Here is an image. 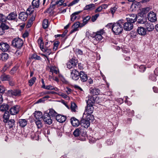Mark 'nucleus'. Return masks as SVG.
Returning <instances> with one entry per match:
<instances>
[{
	"label": "nucleus",
	"instance_id": "obj_57",
	"mask_svg": "<svg viewBox=\"0 0 158 158\" xmlns=\"http://www.w3.org/2000/svg\"><path fill=\"white\" fill-rule=\"evenodd\" d=\"M2 58L3 60H6L8 58V55L6 53H4L2 55Z\"/></svg>",
	"mask_w": 158,
	"mask_h": 158
},
{
	"label": "nucleus",
	"instance_id": "obj_5",
	"mask_svg": "<svg viewBox=\"0 0 158 158\" xmlns=\"http://www.w3.org/2000/svg\"><path fill=\"white\" fill-rule=\"evenodd\" d=\"M13 46L17 48V50L15 52V54L17 56L20 54V38L19 37L14 38L12 41Z\"/></svg>",
	"mask_w": 158,
	"mask_h": 158
},
{
	"label": "nucleus",
	"instance_id": "obj_55",
	"mask_svg": "<svg viewBox=\"0 0 158 158\" xmlns=\"http://www.w3.org/2000/svg\"><path fill=\"white\" fill-rule=\"evenodd\" d=\"M6 88L3 85H0V93H4L6 91Z\"/></svg>",
	"mask_w": 158,
	"mask_h": 158
},
{
	"label": "nucleus",
	"instance_id": "obj_50",
	"mask_svg": "<svg viewBox=\"0 0 158 158\" xmlns=\"http://www.w3.org/2000/svg\"><path fill=\"white\" fill-rule=\"evenodd\" d=\"M146 67L144 65H142L139 67V70L141 72H144L146 69Z\"/></svg>",
	"mask_w": 158,
	"mask_h": 158
},
{
	"label": "nucleus",
	"instance_id": "obj_37",
	"mask_svg": "<svg viewBox=\"0 0 158 158\" xmlns=\"http://www.w3.org/2000/svg\"><path fill=\"white\" fill-rule=\"evenodd\" d=\"M10 78V76L8 75L3 74L1 76V80L2 81H8Z\"/></svg>",
	"mask_w": 158,
	"mask_h": 158
},
{
	"label": "nucleus",
	"instance_id": "obj_2",
	"mask_svg": "<svg viewBox=\"0 0 158 158\" xmlns=\"http://www.w3.org/2000/svg\"><path fill=\"white\" fill-rule=\"evenodd\" d=\"M123 20H119L112 26L113 32L116 35L120 34L123 30Z\"/></svg>",
	"mask_w": 158,
	"mask_h": 158
},
{
	"label": "nucleus",
	"instance_id": "obj_33",
	"mask_svg": "<svg viewBox=\"0 0 158 158\" xmlns=\"http://www.w3.org/2000/svg\"><path fill=\"white\" fill-rule=\"evenodd\" d=\"M7 17H6L3 14L0 13V23H6V22H7Z\"/></svg>",
	"mask_w": 158,
	"mask_h": 158
},
{
	"label": "nucleus",
	"instance_id": "obj_17",
	"mask_svg": "<svg viewBox=\"0 0 158 158\" xmlns=\"http://www.w3.org/2000/svg\"><path fill=\"white\" fill-rule=\"evenodd\" d=\"M137 31L138 34L140 35L144 36L146 34V30L143 27H138Z\"/></svg>",
	"mask_w": 158,
	"mask_h": 158
},
{
	"label": "nucleus",
	"instance_id": "obj_9",
	"mask_svg": "<svg viewBox=\"0 0 158 158\" xmlns=\"http://www.w3.org/2000/svg\"><path fill=\"white\" fill-rule=\"evenodd\" d=\"M148 18L149 21L154 22L157 19L156 15L153 12H150L148 15Z\"/></svg>",
	"mask_w": 158,
	"mask_h": 158
},
{
	"label": "nucleus",
	"instance_id": "obj_16",
	"mask_svg": "<svg viewBox=\"0 0 158 158\" xmlns=\"http://www.w3.org/2000/svg\"><path fill=\"white\" fill-rule=\"evenodd\" d=\"M20 106H19L16 105L11 107L10 111L11 114L15 115L19 111Z\"/></svg>",
	"mask_w": 158,
	"mask_h": 158
},
{
	"label": "nucleus",
	"instance_id": "obj_28",
	"mask_svg": "<svg viewBox=\"0 0 158 158\" xmlns=\"http://www.w3.org/2000/svg\"><path fill=\"white\" fill-rule=\"evenodd\" d=\"M9 109V106L6 104H3L0 106V110L2 112L8 111L7 110Z\"/></svg>",
	"mask_w": 158,
	"mask_h": 158
},
{
	"label": "nucleus",
	"instance_id": "obj_45",
	"mask_svg": "<svg viewBox=\"0 0 158 158\" xmlns=\"http://www.w3.org/2000/svg\"><path fill=\"white\" fill-rule=\"evenodd\" d=\"M31 58L35 60H40L41 59L40 56H38L36 54H33L31 56Z\"/></svg>",
	"mask_w": 158,
	"mask_h": 158
},
{
	"label": "nucleus",
	"instance_id": "obj_44",
	"mask_svg": "<svg viewBox=\"0 0 158 158\" xmlns=\"http://www.w3.org/2000/svg\"><path fill=\"white\" fill-rule=\"evenodd\" d=\"M36 78L35 77H33L30 80H29L28 83L29 85L30 86H31L35 83Z\"/></svg>",
	"mask_w": 158,
	"mask_h": 158
},
{
	"label": "nucleus",
	"instance_id": "obj_41",
	"mask_svg": "<svg viewBox=\"0 0 158 158\" xmlns=\"http://www.w3.org/2000/svg\"><path fill=\"white\" fill-rule=\"evenodd\" d=\"M77 106L75 103H72L71 104V109L72 112H75L76 109H77Z\"/></svg>",
	"mask_w": 158,
	"mask_h": 158
},
{
	"label": "nucleus",
	"instance_id": "obj_12",
	"mask_svg": "<svg viewBox=\"0 0 158 158\" xmlns=\"http://www.w3.org/2000/svg\"><path fill=\"white\" fill-rule=\"evenodd\" d=\"M144 27L148 31H152L154 28V27L152 23L147 21L144 25Z\"/></svg>",
	"mask_w": 158,
	"mask_h": 158
},
{
	"label": "nucleus",
	"instance_id": "obj_25",
	"mask_svg": "<svg viewBox=\"0 0 158 158\" xmlns=\"http://www.w3.org/2000/svg\"><path fill=\"white\" fill-rule=\"evenodd\" d=\"M34 116L35 118V120H43V115L42 113L40 111H35L34 113Z\"/></svg>",
	"mask_w": 158,
	"mask_h": 158
},
{
	"label": "nucleus",
	"instance_id": "obj_47",
	"mask_svg": "<svg viewBox=\"0 0 158 158\" xmlns=\"http://www.w3.org/2000/svg\"><path fill=\"white\" fill-rule=\"evenodd\" d=\"M99 16V14H96L95 15H93L91 18V21L93 22H94L96 21V20L97 19L98 17Z\"/></svg>",
	"mask_w": 158,
	"mask_h": 158
},
{
	"label": "nucleus",
	"instance_id": "obj_46",
	"mask_svg": "<svg viewBox=\"0 0 158 158\" xmlns=\"http://www.w3.org/2000/svg\"><path fill=\"white\" fill-rule=\"evenodd\" d=\"M75 52L76 54L77 55H81L83 54L82 51L79 49H77L75 51Z\"/></svg>",
	"mask_w": 158,
	"mask_h": 158
},
{
	"label": "nucleus",
	"instance_id": "obj_30",
	"mask_svg": "<svg viewBox=\"0 0 158 158\" xmlns=\"http://www.w3.org/2000/svg\"><path fill=\"white\" fill-rule=\"evenodd\" d=\"M95 7V6L94 4H90L86 5L84 8V10H91L94 9Z\"/></svg>",
	"mask_w": 158,
	"mask_h": 158
},
{
	"label": "nucleus",
	"instance_id": "obj_8",
	"mask_svg": "<svg viewBox=\"0 0 158 158\" xmlns=\"http://www.w3.org/2000/svg\"><path fill=\"white\" fill-rule=\"evenodd\" d=\"M123 25L124 30L127 31L131 30L133 27V23L129 21H127Z\"/></svg>",
	"mask_w": 158,
	"mask_h": 158
},
{
	"label": "nucleus",
	"instance_id": "obj_59",
	"mask_svg": "<svg viewBox=\"0 0 158 158\" xmlns=\"http://www.w3.org/2000/svg\"><path fill=\"white\" fill-rule=\"evenodd\" d=\"M28 35V33L27 31H25V32L22 35L23 38H25L26 37H27Z\"/></svg>",
	"mask_w": 158,
	"mask_h": 158
},
{
	"label": "nucleus",
	"instance_id": "obj_7",
	"mask_svg": "<svg viewBox=\"0 0 158 158\" xmlns=\"http://www.w3.org/2000/svg\"><path fill=\"white\" fill-rule=\"evenodd\" d=\"M79 75L80 72L76 69L71 71V77L74 80H78L79 78Z\"/></svg>",
	"mask_w": 158,
	"mask_h": 158
},
{
	"label": "nucleus",
	"instance_id": "obj_11",
	"mask_svg": "<svg viewBox=\"0 0 158 158\" xmlns=\"http://www.w3.org/2000/svg\"><path fill=\"white\" fill-rule=\"evenodd\" d=\"M147 19L146 18L143 16H137V24H139L144 25L147 22Z\"/></svg>",
	"mask_w": 158,
	"mask_h": 158
},
{
	"label": "nucleus",
	"instance_id": "obj_14",
	"mask_svg": "<svg viewBox=\"0 0 158 158\" xmlns=\"http://www.w3.org/2000/svg\"><path fill=\"white\" fill-rule=\"evenodd\" d=\"M130 17L127 18V21H129L132 23L135 22L137 20V16L135 14H130L129 15Z\"/></svg>",
	"mask_w": 158,
	"mask_h": 158
},
{
	"label": "nucleus",
	"instance_id": "obj_43",
	"mask_svg": "<svg viewBox=\"0 0 158 158\" xmlns=\"http://www.w3.org/2000/svg\"><path fill=\"white\" fill-rule=\"evenodd\" d=\"M27 124L26 120L25 119H20V126L24 127Z\"/></svg>",
	"mask_w": 158,
	"mask_h": 158
},
{
	"label": "nucleus",
	"instance_id": "obj_64",
	"mask_svg": "<svg viewBox=\"0 0 158 158\" xmlns=\"http://www.w3.org/2000/svg\"><path fill=\"white\" fill-rule=\"evenodd\" d=\"M65 35V34L64 33L62 34H58L56 35H55V36L56 38L61 37H64Z\"/></svg>",
	"mask_w": 158,
	"mask_h": 158
},
{
	"label": "nucleus",
	"instance_id": "obj_29",
	"mask_svg": "<svg viewBox=\"0 0 158 158\" xmlns=\"http://www.w3.org/2000/svg\"><path fill=\"white\" fill-rule=\"evenodd\" d=\"M17 15L15 13L12 12L7 17V19L9 20H13L15 19Z\"/></svg>",
	"mask_w": 158,
	"mask_h": 158
},
{
	"label": "nucleus",
	"instance_id": "obj_1",
	"mask_svg": "<svg viewBox=\"0 0 158 158\" xmlns=\"http://www.w3.org/2000/svg\"><path fill=\"white\" fill-rule=\"evenodd\" d=\"M86 101L87 105L86 107L84 114L89 115L93 112L94 109L93 106L95 102V99L94 97L90 96L88 98V100H86Z\"/></svg>",
	"mask_w": 158,
	"mask_h": 158
},
{
	"label": "nucleus",
	"instance_id": "obj_56",
	"mask_svg": "<svg viewBox=\"0 0 158 158\" xmlns=\"http://www.w3.org/2000/svg\"><path fill=\"white\" fill-rule=\"evenodd\" d=\"M149 9L148 8H143L141 10V13L144 15L146 14L148 11Z\"/></svg>",
	"mask_w": 158,
	"mask_h": 158
},
{
	"label": "nucleus",
	"instance_id": "obj_26",
	"mask_svg": "<svg viewBox=\"0 0 158 158\" xmlns=\"http://www.w3.org/2000/svg\"><path fill=\"white\" fill-rule=\"evenodd\" d=\"M158 70V69H156L154 71V74H151L149 77V78L150 80H151L153 81H156V76H157L158 74H157V72Z\"/></svg>",
	"mask_w": 158,
	"mask_h": 158
},
{
	"label": "nucleus",
	"instance_id": "obj_15",
	"mask_svg": "<svg viewBox=\"0 0 158 158\" xmlns=\"http://www.w3.org/2000/svg\"><path fill=\"white\" fill-rule=\"evenodd\" d=\"M7 94L10 97L16 96L19 95L20 94V91L17 90H10L7 92Z\"/></svg>",
	"mask_w": 158,
	"mask_h": 158
},
{
	"label": "nucleus",
	"instance_id": "obj_53",
	"mask_svg": "<svg viewBox=\"0 0 158 158\" xmlns=\"http://www.w3.org/2000/svg\"><path fill=\"white\" fill-rule=\"evenodd\" d=\"M80 0H74L70 3L68 5V6H71L78 3Z\"/></svg>",
	"mask_w": 158,
	"mask_h": 158
},
{
	"label": "nucleus",
	"instance_id": "obj_54",
	"mask_svg": "<svg viewBox=\"0 0 158 158\" xmlns=\"http://www.w3.org/2000/svg\"><path fill=\"white\" fill-rule=\"evenodd\" d=\"M44 94H54L57 93L54 91H46L43 92Z\"/></svg>",
	"mask_w": 158,
	"mask_h": 158
},
{
	"label": "nucleus",
	"instance_id": "obj_13",
	"mask_svg": "<svg viewBox=\"0 0 158 158\" xmlns=\"http://www.w3.org/2000/svg\"><path fill=\"white\" fill-rule=\"evenodd\" d=\"M10 48L9 45L6 43H0V49L3 52H6Z\"/></svg>",
	"mask_w": 158,
	"mask_h": 158
},
{
	"label": "nucleus",
	"instance_id": "obj_40",
	"mask_svg": "<svg viewBox=\"0 0 158 158\" xmlns=\"http://www.w3.org/2000/svg\"><path fill=\"white\" fill-rule=\"evenodd\" d=\"M48 21L47 19H44L43 22V27L44 29L47 28L48 27Z\"/></svg>",
	"mask_w": 158,
	"mask_h": 158
},
{
	"label": "nucleus",
	"instance_id": "obj_42",
	"mask_svg": "<svg viewBox=\"0 0 158 158\" xmlns=\"http://www.w3.org/2000/svg\"><path fill=\"white\" fill-rule=\"evenodd\" d=\"M15 121L14 119H11L9 120H8V125L9 126V128H12L15 123Z\"/></svg>",
	"mask_w": 158,
	"mask_h": 158
},
{
	"label": "nucleus",
	"instance_id": "obj_39",
	"mask_svg": "<svg viewBox=\"0 0 158 158\" xmlns=\"http://www.w3.org/2000/svg\"><path fill=\"white\" fill-rule=\"evenodd\" d=\"M50 72L52 73V74L53 73L57 74L59 72V71L56 69V68L53 66H52L50 67Z\"/></svg>",
	"mask_w": 158,
	"mask_h": 158
},
{
	"label": "nucleus",
	"instance_id": "obj_34",
	"mask_svg": "<svg viewBox=\"0 0 158 158\" xmlns=\"http://www.w3.org/2000/svg\"><path fill=\"white\" fill-rule=\"evenodd\" d=\"M7 24H9L8 22H6V23H1L0 27L2 28L4 31L5 30L8 29L9 28V27Z\"/></svg>",
	"mask_w": 158,
	"mask_h": 158
},
{
	"label": "nucleus",
	"instance_id": "obj_49",
	"mask_svg": "<svg viewBox=\"0 0 158 158\" xmlns=\"http://www.w3.org/2000/svg\"><path fill=\"white\" fill-rule=\"evenodd\" d=\"M80 134V130L78 128H77L74 131L73 135L75 137H77L79 136Z\"/></svg>",
	"mask_w": 158,
	"mask_h": 158
},
{
	"label": "nucleus",
	"instance_id": "obj_4",
	"mask_svg": "<svg viewBox=\"0 0 158 158\" xmlns=\"http://www.w3.org/2000/svg\"><path fill=\"white\" fill-rule=\"evenodd\" d=\"M104 33V30L102 29L93 34L92 35V41L94 44L98 43L102 39V35H103Z\"/></svg>",
	"mask_w": 158,
	"mask_h": 158
},
{
	"label": "nucleus",
	"instance_id": "obj_61",
	"mask_svg": "<svg viewBox=\"0 0 158 158\" xmlns=\"http://www.w3.org/2000/svg\"><path fill=\"white\" fill-rule=\"evenodd\" d=\"M106 143L107 145H112L113 143V142L112 141V140L111 139L107 140Z\"/></svg>",
	"mask_w": 158,
	"mask_h": 158
},
{
	"label": "nucleus",
	"instance_id": "obj_62",
	"mask_svg": "<svg viewBox=\"0 0 158 158\" xmlns=\"http://www.w3.org/2000/svg\"><path fill=\"white\" fill-rule=\"evenodd\" d=\"M36 16V15L35 13L34 15H32L30 18L29 20H30L31 21H33L35 19V17Z\"/></svg>",
	"mask_w": 158,
	"mask_h": 158
},
{
	"label": "nucleus",
	"instance_id": "obj_31",
	"mask_svg": "<svg viewBox=\"0 0 158 158\" xmlns=\"http://www.w3.org/2000/svg\"><path fill=\"white\" fill-rule=\"evenodd\" d=\"M90 18V16H87L84 18L83 20V23L81 24V27H82L86 24Z\"/></svg>",
	"mask_w": 158,
	"mask_h": 158
},
{
	"label": "nucleus",
	"instance_id": "obj_20",
	"mask_svg": "<svg viewBox=\"0 0 158 158\" xmlns=\"http://www.w3.org/2000/svg\"><path fill=\"white\" fill-rule=\"evenodd\" d=\"M48 42H46L45 46L44 48H42L41 50L44 52H45L47 54L49 55L51 53V49L50 48L48 47L47 44Z\"/></svg>",
	"mask_w": 158,
	"mask_h": 158
},
{
	"label": "nucleus",
	"instance_id": "obj_6",
	"mask_svg": "<svg viewBox=\"0 0 158 158\" xmlns=\"http://www.w3.org/2000/svg\"><path fill=\"white\" fill-rule=\"evenodd\" d=\"M40 5L39 0H33L32 2V6L33 8H31V7L28 9V10L30 12V14H31L34 11V9L35 8H38L39 7Z\"/></svg>",
	"mask_w": 158,
	"mask_h": 158
},
{
	"label": "nucleus",
	"instance_id": "obj_63",
	"mask_svg": "<svg viewBox=\"0 0 158 158\" xmlns=\"http://www.w3.org/2000/svg\"><path fill=\"white\" fill-rule=\"evenodd\" d=\"M59 94L64 98H66L68 97V96L67 95L63 93H60Z\"/></svg>",
	"mask_w": 158,
	"mask_h": 158
},
{
	"label": "nucleus",
	"instance_id": "obj_23",
	"mask_svg": "<svg viewBox=\"0 0 158 158\" xmlns=\"http://www.w3.org/2000/svg\"><path fill=\"white\" fill-rule=\"evenodd\" d=\"M10 114L9 111H5L3 115V121L4 123H7L9 118Z\"/></svg>",
	"mask_w": 158,
	"mask_h": 158
},
{
	"label": "nucleus",
	"instance_id": "obj_10",
	"mask_svg": "<svg viewBox=\"0 0 158 158\" xmlns=\"http://www.w3.org/2000/svg\"><path fill=\"white\" fill-rule=\"evenodd\" d=\"M88 76L87 74L83 71L80 72L79 78L80 80L82 82H85L88 80Z\"/></svg>",
	"mask_w": 158,
	"mask_h": 158
},
{
	"label": "nucleus",
	"instance_id": "obj_38",
	"mask_svg": "<svg viewBox=\"0 0 158 158\" xmlns=\"http://www.w3.org/2000/svg\"><path fill=\"white\" fill-rule=\"evenodd\" d=\"M38 42L40 48L41 50L42 48H44L43 46V42L42 38V37H40L39 38L38 40Z\"/></svg>",
	"mask_w": 158,
	"mask_h": 158
},
{
	"label": "nucleus",
	"instance_id": "obj_3",
	"mask_svg": "<svg viewBox=\"0 0 158 158\" xmlns=\"http://www.w3.org/2000/svg\"><path fill=\"white\" fill-rule=\"evenodd\" d=\"M56 113L53 110H50L48 113H46L44 114L43 119L45 123L48 125L51 124L52 123V120L51 119L50 116L52 117H55Z\"/></svg>",
	"mask_w": 158,
	"mask_h": 158
},
{
	"label": "nucleus",
	"instance_id": "obj_52",
	"mask_svg": "<svg viewBox=\"0 0 158 158\" xmlns=\"http://www.w3.org/2000/svg\"><path fill=\"white\" fill-rule=\"evenodd\" d=\"M117 9V7L116 6L110 8V11L113 15H114Z\"/></svg>",
	"mask_w": 158,
	"mask_h": 158
},
{
	"label": "nucleus",
	"instance_id": "obj_48",
	"mask_svg": "<svg viewBox=\"0 0 158 158\" xmlns=\"http://www.w3.org/2000/svg\"><path fill=\"white\" fill-rule=\"evenodd\" d=\"M18 69V67L15 66L14 67L10 72V73L11 74H13L15 73L16 70Z\"/></svg>",
	"mask_w": 158,
	"mask_h": 158
},
{
	"label": "nucleus",
	"instance_id": "obj_27",
	"mask_svg": "<svg viewBox=\"0 0 158 158\" xmlns=\"http://www.w3.org/2000/svg\"><path fill=\"white\" fill-rule=\"evenodd\" d=\"M28 15L26 12H20V20L23 21L27 19Z\"/></svg>",
	"mask_w": 158,
	"mask_h": 158
},
{
	"label": "nucleus",
	"instance_id": "obj_35",
	"mask_svg": "<svg viewBox=\"0 0 158 158\" xmlns=\"http://www.w3.org/2000/svg\"><path fill=\"white\" fill-rule=\"evenodd\" d=\"M43 120H35V123L38 128H40L42 127V121Z\"/></svg>",
	"mask_w": 158,
	"mask_h": 158
},
{
	"label": "nucleus",
	"instance_id": "obj_51",
	"mask_svg": "<svg viewBox=\"0 0 158 158\" xmlns=\"http://www.w3.org/2000/svg\"><path fill=\"white\" fill-rule=\"evenodd\" d=\"M64 1L63 0H57L55 2V3L53 5L54 6H55L56 5H59V6H61L62 5Z\"/></svg>",
	"mask_w": 158,
	"mask_h": 158
},
{
	"label": "nucleus",
	"instance_id": "obj_58",
	"mask_svg": "<svg viewBox=\"0 0 158 158\" xmlns=\"http://www.w3.org/2000/svg\"><path fill=\"white\" fill-rule=\"evenodd\" d=\"M54 87L51 85H49L46 86V89L50 90H53Z\"/></svg>",
	"mask_w": 158,
	"mask_h": 158
},
{
	"label": "nucleus",
	"instance_id": "obj_18",
	"mask_svg": "<svg viewBox=\"0 0 158 158\" xmlns=\"http://www.w3.org/2000/svg\"><path fill=\"white\" fill-rule=\"evenodd\" d=\"M81 24L79 22H77L74 24L72 26V30H71L70 34H72L75 31L78 30V29L79 27H81Z\"/></svg>",
	"mask_w": 158,
	"mask_h": 158
},
{
	"label": "nucleus",
	"instance_id": "obj_22",
	"mask_svg": "<svg viewBox=\"0 0 158 158\" xmlns=\"http://www.w3.org/2000/svg\"><path fill=\"white\" fill-rule=\"evenodd\" d=\"M80 124L81 127L85 128H87L89 126L90 123L89 121L83 119L81 121Z\"/></svg>",
	"mask_w": 158,
	"mask_h": 158
},
{
	"label": "nucleus",
	"instance_id": "obj_32",
	"mask_svg": "<svg viewBox=\"0 0 158 158\" xmlns=\"http://www.w3.org/2000/svg\"><path fill=\"white\" fill-rule=\"evenodd\" d=\"M81 12V11H77L73 13L71 15V20L72 21H74L76 19L77 16L76 15H78Z\"/></svg>",
	"mask_w": 158,
	"mask_h": 158
},
{
	"label": "nucleus",
	"instance_id": "obj_21",
	"mask_svg": "<svg viewBox=\"0 0 158 158\" xmlns=\"http://www.w3.org/2000/svg\"><path fill=\"white\" fill-rule=\"evenodd\" d=\"M71 122L73 127H77L80 124L79 121L75 117H72L71 119Z\"/></svg>",
	"mask_w": 158,
	"mask_h": 158
},
{
	"label": "nucleus",
	"instance_id": "obj_24",
	"mask_svg": "<svg viewBox=\"0 0 158 158\" xmlns=\"http://www.w3.org/2000/svg\"><path fill=\"white\" fill-rule=\"evenodd\" d=\"M76 64V63L74 60L72 59L67 63V67L69 69H71L74 66H75Z\"/></svg>",
	"mask_w": 158,
	"mask_h": 158
},
{
	"label": "nucleus",
	"instance_id": "obj_19",
	"mask_svg": "<svg viewBox=\"0 0 158 158\" xmlns=\"http://www.w3.org/2000/svg\"><path fill=\"white\" fill-rule=\"evenodd\" d=\"M56 114H57L55 115V116L56 117V119L58 122L60 123H63L65 121L66 119V117L65 116L60 114L56 115Z\"/></svg>",
	"mask_w": 158,
	"mask_h": 158
},
{
	"label": "nucleus",
	"instance_id": "obj_36",
	"mask_svg": "<svg viewBox=\"0 0 158 158\" xmlns=\"http://www.w3.org/2000/svg\"><path fill=\"white\" fill-rule=\"evenodd\" d=\"M99 92L100 90L98 89L95 88L91 90L90 93L93 95H95L99 94Z\"/></svg>",
	"mask_w": 158,
	"mask_h": 158
},
{
	"label": "nucleus",
	"instance_id": "obj_60",
	"mask_svg": "<svg viewBox=\"0 0 158 158\" xmlns=\"http://www.w3.org/2000/svg\"><path fill=\"white\" fill-rule=\"evenodd\" d=\"M102 10V7L101 6H100L96 9L95 10V12L97 13L98 12H101Z\"/></svg>",
	"mask_w": 158,
	"mask_h": 158
}]
</instances>
